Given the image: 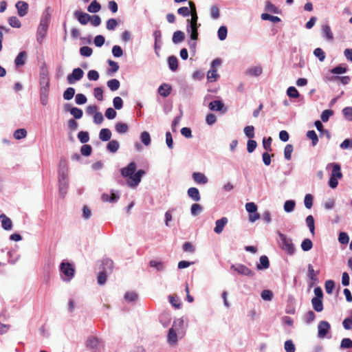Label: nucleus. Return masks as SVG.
Here are the masks:
<instances>
[{
    "instance_id": "24",
    "label": "nucleus",
    "mask_w": 352,
    "mask_h": 352,
    "mask_svg": "<svg viewBox=\"0 0 352 352\" xmlns=\"http://www.w3.org/2000/svg\"><path fill=\"white\" fill-rule=\"evenodd\" d=\"M111 137V132L109 129H102L99 133V138L104 142L109 141Z\"/></svg>"
},
{
    "instance_id": "11",
    "label": "nucleus",
    "mask_w": 352,
    "mask_h": 352,
    "mask_svg": "<svg viewBox=\"0 0 352 352\" xmlns=\"http://www.w3.org/2000/svg\"><path fill=\"white\" fill-rule=\"evenodd\" d=\"M0 219L1 221V226L6 230H10L12 228V222L11 219L8 217L5 214L0 215Z\"/></svg>"
},
{
    "instance_id": "33",
    "label": "nucleus",
    "mask_w": 352,
    "mask_h": 352,
    "mask_svg": "<svg viewBox=\"0 0 352 352\" xmlns=\"http://www.w3.org/2000/svg\"><path fill=\"white\" fill-rule=\"evenodd\" d=\"M263 20H268L273 23H278L280 21V19L276 16H272L267 13H263L261 16Z\"/></svg>"
},
{
    "instance_id": "18",
    "label": "nucleus",
    "mask_w": 352,
    "mask_h": 352,
    "mask_svg": "<svg viewBox=\"0 0 352 352\" xmlns=\"http://www.w3.org/2000/svg\"><path fill=\"white\" fill-rule=\"evenodd\" d=\"M228 223V219L226 217H222L221 219H218L216 223H215V228L214 229V231L217 233V234H220L225 225Z\"/></svg>"
},
{
    "instance_id": "8",
    "label": "nucleus",
    "mask_w": 352,
    "mask_h": 352,
    "mask_svg": "<svg viewBox=\"0 0 352 352\" xmlns=\"http://www.w3.org/2000/svg\"><path fill=\"white\" fill-rule=\"evenodd\" d=\"M18 14L20 16H24L27 14L28 10V4L23 1H19L16 3Z\"/></svg>"
},
{
    "instance_id": "56",
    "label": "nucleus",
    "mask_w": 352,
    "mask_h": 352,
    "mask_svg": "<svg viewBox=\"0 0 352 352\" xmlns=\"http://www.w3.org/2000/svg\"><path fill=\"white\" fill-rule=\"evenodd\" d=\"M293 152V146L292 144H287L284 149L285 158L289 160L292 157V153Z\"/></svg>"
},
{
    "instance_id": "6",
    "label": "nucleus",
    "mask_w": 352,
    "mask_h": 352,
    "mask_svg": "<svg viewBox=\"0 0 352 352\" xmlns=\"http://www.w3.org/2000/svg\"><path fill=\"white\" fill-rule=\"evenodd\" d=\"M84 72L80 68H75L72 73L69 74L67 80L69 84H74L76 81L80 80L83 77Z\"/></svg>"
},
{
    "instance_id": "14",
    "label": "nucleus",
    "mask_w": 352,
    "mask_h": 352,
    "mask_svg": "<svg viewBox=\"0 0 352 352\" xmlns=\"http://www.w3.org/2000/svg\"><path fill=\"white\" fill-rule=\"evenodd\" d=\"M39 83L41 87L50 86V79L47 69H42L41 72Z\"/></svg>"
},
{
    "instance_id": "46",
    "label": "nucleus",
    "mask_w": 352,
    "mask_h": 352,
    "mask_svg": "<svg viewBox=\"0 0 352 352\" xmlns=\"http://www.w3.org/2000/svg\"><path fill=\"white\" fill-rule=\"evenodd\" d=\"M124 299L129 302H135L138 299V294L134 292H127L124 294Z\"/></svg>"
},
{
    "instance_id": "9",
    "label": "nucleus",
    "mask_w": 352,
    "mask_h": 352,
    "mask_svg": "<svg viewBox=\"0 0 352 352\" xmlns=\"http://www.w3.org/2000/svg\"><path fill=\"white\" fill-rule=\"evenodd\" d=\"M74 15L82 25H86L91 19V16L89 14L78 10L74 12Z\"/></svg>"
},
{
    "instance_id": "54",
    "label": "nucleus",
    "mask_w": 352,
    "mask_h": 352,
    "mask_svg": "<svg viewBox=\"0 0 352 352\" xmlns=\"http://www.w3.org/2000/svg\"><path fill=\"white\" fill-rule=\"evenodd\" d=\"M228 30L226 26H221L218 30V37L221 41L226 38Z\"/></svg>"
},
{
    "instance_id": "20",
    "label": "nucleus",
    "mask_w": 352,
    "mask_h": 352,
    "mask_svg": "<svg viewBox=\"0 0 352 352\" xmlns=\"http://www.w3.org/2000/svg\"><path fill=\"white\" fill-rule=\"evenodd\" d=\"M172 90L170 85L166 83H164L160 86L158 89L159 94L163 97H167L170 95Z\"/></svg>"
},
{
    "instance_id": "58",
    "label": "nucleus",
    "mask_w": 352,
    "mask_h": 352,
    "mask_svg": "<svg viewBox=\"0 0 352 352\" xmlns=\"http://www.w3.org/2000/svg\"><path fill=\"white\" fill-rule=\"evenodd\" d=\"M67 182H59V192L63 197H64V196L67 193Z\"/></svg>"
},
{
    "instance_id": "25",
    "label": "nucleus",
    "mask_w": 352,
    "mask_h": 352,
    "mask_svg": "<svg viewBox=\"0 0 352 352\" xmlns=\"http://www.w3.org/2000/svg\"><path fill=\"white\" fill-rule=\"evenodd\" d=\"M185 34L183 32L177 30L173 33V42L175 44L181 43L184 41Z\"/></svg>"
},
{
    "instance_id": "2",
    "label": "nucleus",
    "mask_w": 352,
    "mask_h": 352,
    "mask_svg": "<svg viewBox=\"0 0 352 352\" xmlns=\"http://www.w3.org/2000/svg\"><path fill=\"white\" fill-rule=\"evenodd\" d=\"M50 19V14L46 11L41 19L40 24L36 32V41L40 45L43 44V40L46 36Z\"/></svg>"
},
{
    "instance_id": "37",
    "label": "nucleus",
    "mask_w": 352,
    "mask_h": 352,
    "mask_svg": "<svg viewBox=\"0 0 352 352\" xmlns=\"http://www.w3.org/2000/svg\"><path fill=\"white\" fill-rule=\"evenodd\" d=\"M316 318L315 313L310 310L307 311L304 316V321L307 324H311Z\"/></svg>"
},
{
    "instance_id": "42",
    "label": "nucleus",
    "mask_w": 352,
    "mask_h": 352,
    "mask_svg": "<svg viewBox=\"0 0 352 352\" xmlns=\"http://www.w3.org/2000/svg\"><path fill=\"white\" fill-rule=\"evenodd\" d=\"M169 302L175 308L179 309L181 307L179 299L177 296L170 295L168 296Z\"/></svg>"
},
{
    "instance_id": "62",
    "label": "nucleus",
    "mask_w": 352,
    "mask_h": 352,
    "mask_svg": "<svg viewBox=\"0 0 352 352\" xmlns=\"http://www.w3.org/2000/svg\"><path fill=\"white\" fill-rule=\"evenodd\" d=\"M92 151V148L89 144H84L81 146L80 152L82 155L89 156L91 155Z\"/></svg>"
},
{
    "instance_id": "10",
    "label": "nucleus",
    "mask_w": 352,
    "mask_h": 352,
    "mask_svg": "<svg viewBox=\"0 0 352 352\" xmlns=\"http://www.w3.org/2000/svg\"><path fill=\"white\" fill-rule=\"evenodd\" d=\"M192 179L193 180L199 184H206L208 179L206 176L200 172H195L192 173Z\"/></svg>"
},
{
    "instance_id": "61",
    "label": "nucleus",
    "mask_w": 352,
    "mask_h": 352,
    "mask_svg": "<svg viewBox=\"0 0 352 352\" xmlns=\"http://www.w3.org/2000/svg\"><path fill=\"white\" fill-rule=\"evenodd\" d=\"M314 54L318 58L320 61H323L325 59V53L320 47L314 50Z\"/></svg>"
},
{
    "instance_id": "29",
    "label": "nucleus",
    "mask_w": 352,
    "mask_h": 352,
    "mask_svg": "<svg viewBox=\"0 0 352 352\" xmlns=\"http://www.w3.org/2000/svg\"><path fill=\"white\" fill-rule=\"evenodd\" d=\"M281 249L289 255H293L295 253L294 243H281Z\"/></svg>"
},
{
    "instance_id": "13",
    "label": "nucleus",
    "mask_w": 352,
    "mask_h": 352,
    "mask_svg": "<svg viewBox=\"0 0 352 352\" xmlns=\"http://www.w3.org/2000/svg\"><path fill=\"white\" fill-rule=\"evenodd\" d=\"M328 166H332V172L331 177L341 179L342 177V173L341 172L340 165L338 164L331 163L328 164Z\"/></svg>"
},
{
    "instance_id": "7",
    "label": "nucleus",
    "mask_w": 352,
    "mask_h": 352,
    "mask_svg": "<svg viewBox=\"0 0 352 352\" xmlns=\"http://www.w3.org/2000/svg\"><path fill=\"white\" fill-rule=\"evenodd\" d=\"M100 269L109 274H111L113 269V261L109 258H103L101 261Z\"/></svg>"
},
{
    "instance_id": "26",
    "label": "nucleus",
    "mask_w": 352,
    "mask_h": 352,
    "mask_svg": "<svg viewBox=\"0 0 352 352\" xmlns=\"http://www.w3.org/2000/svg\"><path fill=\"white\" fill-rule=\"evenodd\" d=\"M27 54L25 51L21 52L15 58L14 63L16 66H22L25 64Z\"/></svg>"
},
{
    "instance_id": "1",
    "label": "nucleus",
    "mask_w": 352,
    "mask_h": 352,
    "mask_svg": "<svg viewBox=\"0 0 352 352\" xmlns=\"http://www.w3.org/2000/svg\"><path fill=\"white\" fill-rule=\"evenodd\" d=\"M136 164L132 162L126 167L120 170L121 175L124 177H128L127 184L129 187H136L141 182L142 177L145 174L144 170H139L135 173Z\"/></svg>"
},
{
    "instance_id": "17",
    "label": "nucleus",
    "mask_w": 352,
    "mask_h": 352,
    "mask_svg": "<svg viewBox=\"0 0 352 352\" xmlns=\"http://www.w3.org/2000/svg\"><path fill=\"white\" fill-rule=\"evenodd\" d=\"M188 195L195 201H199L201 199V196L199 190L195 187H191L188 190Z\"/></svg>"
},
{
    "instance_id": "43",
    "label": "nucleus",
    "mask_w": 352,
    "mask_h": 352,
    "mask_svg": "<svg viewBox=\"0 0 352 352\" xmlns=\"http://www.w3.org/2000/svg\"><path fill=\"white\" fill-rule=\"evenodd\" d=\"M75 94V89L73 87H68L63 93V98L67 100H71Z\"/></svg>"
},
{
    "instance_id": "39",
    "label": "nucleus",
    "mask_w": 352,
    "mask_h": 352,
    "mask_svg": "<svg viewBox=\"0 0 352 352\" xmlns=\"http://www.w3.org/2000/svg\"><path fill=\"white\" fill-rule=\"evenodd\" d=\"M307 137L309 139L311 140V143H312L313 146H316L318 144V138L316 133L314 130L309 131L307 133Z\"/></svg>"
},
{
    "instance_id": "49",
    "label": "nucleus",
    "mask_w": 352,
    "mask_h": 352,
    "mask_svg": "<svg viewBox=\"0 0 352 352\" xmlns=\"http://www.w3.org/2000/svg\"><path fill=\"white\" fill-rule=\"evenodd\" d=\"M322 34L324 36H325L328 40H332L333 38V35L331 32V30L330 27L327 25L323 26Z\"/></svg>"
},
{
    "instance_id": "48",
    "label": "nucleus",
    "mask_w": 352,
    "mask_h": 352,
    "mask_svg": "<svg viewBox=\"0 0 352 352\" xmlns=\"http://www.w3.org/2000/svg\"><path fill=\"white\" fill-rule=\"evenodd\" d=\"M140 139H141L142 142L145 146H148L150 144V143H151L150 134L147 131H143L141 133Z\"/></svg>"
},
{
    "instance_id": "63",
    "label": "nucleus",
    "mask_w": 352,
    "mask_h": 352,
    "mask_svg": "<svg viewBox=\"0 0 352 352\" xmlns=\"http://www.w3.org/2000/svg\"><path fill=\"white\" fill-rule=\"evenodd\" d=\"M244 133L249 138L254 137V127L253 126H247L244 128Z\"/></svg>"
},
{
    "instance_id": "22",
    "label": "nucleus",
    "mask_w": 352,
    "mask_h": 352,
    "mask_svg": "<svg viewBox=\"0 0 352 352\" xmlns=\"http://www.w3.org/2000/svg\"><path fill=\"white\" fill-rule=\"evenodd\" d=\"M149 266L155 268L158 272H162L166 268L165 263L161 261L151 260L149 262Z\"/></svg>"
},
{
    "instance_id": "30",
    "label": "nucleus",
    "mask_w": 352,
    "mask_h": 352,
    "mask_svg": "<svg viewBox=\"0 0 352 352\" xmlns=\"http://www.w3.org/2000/svg\"><path fill=\"white\" fill-rule=\"evenodd\" d=\"M109 274H108L102 270H100L98 272V276H97L98 284L100 285H104L106 283L107 277Z\"/></svg>"
},
{
    "instance_id": "32",
    "label": "nucleus",
    "mask_w": 352,
    "mask_h": 352,
    "mask_svg": "<svg viewBox=\"0 0 352 352\" xmlns=\"http://www.w3.org/2000/svg\"><path fill=\"white\" fill-rule=\"evenodd\" d=\"M120 83L117 79H111L107 82V86L111 91H116L119 89Z\"/></svg>"
},
{
    "instance_id": "34",
    "label": "nucleus",
    "mask_w": 352,
    "mask_h": 352,
    "mask_svg": "<svg viewBox=\"0 0 352 352\" xmlns=\"http://www.w3.org/2000/svg\"><path fill=\"white\" fill-rule=\"evenodd\" d=\"M16 140H21L27 136V131L25 129H19L16 130L13 134Z\"/></svg>"
},
{
    "instance_id": "3",
    "label": "nucleus",
    "mask_w": 352,
    "mask_h": 352,
    "mask_svg": "<svg viewBox=\"0 0 352 352\" xmlns=\"http://www.w3.org/2000/svg\"><path fill=\"white\" fill-rule=\"evenodd\" d=\"M59 270L62 275H63L62 278L64 281L69 282L74 278L75 268L74 266L68 261H63L60 264Z\"/></svg>"
},
{
    "instance_id": "31",
    "label": "nucleus",
    "mask_w": 352,
    "mask_h": 352,
    "mask_svg": "<svg viewBox=\"0 0 352 352\" xmlns=\"http://www.w3.org/2000/svg\"><path fill=\"white\" fill-rule=\"evenodd\" d=\"M198 26H188L187 31L190 32L191 40L196 41L198 38Z\"/></svg>"
},
{
    "instance_id": "40",
    "label": "nucleus",
    "mask_w": 352,
    "mask_h": 352,
    "mask_svg": "<svg viewBox=\"0 0 352 352\" xmlns=\"http://www.w3.org/2000/svg\"><path fill=\"white\" fill-rule=\"evenodd\" d=\"M107 148L110 152L116 153L119 148V143L116 140H111L108 143Z\"/></svg>"
},
{
    "instance_id": "50",
    "label": "nucleus",
    "mask_w": 352,
    "mask_h": 352,
    "mask_svg": "<svg viewBox=\"0 0 352 352\" xmlns=\"http://www.w3.org/2000/svg\"><path fill=\"white\" fill-rule=\"evenodd\" d=\"M78 138L82 144L87 143L89 140V133L87 131H80L78 134Z\"/></svg>"
},
{
    "instance_id": "19",
    "label": "nucleus",
    "mask_w": 352,
    "mask_h": 352,
    "mask_svg": "<svg viewBox=\"0 0 352 352\" xmlns=\"http://www.w3.org/2000/svg\"><path fill=\"white\" fill-rule=\"evenodd\" d=\"M307 268H308L307 276L309 278V279L313 282V284H314L318 281L317 275L319 274L320 271L318 270L316 272H315L311 264H309L307 266Z\"/></svg>"
},
{
    "instance_id": "4",
    "label": "nucleus",
    "mask_w": 352,
    "mask_h": 352,
    "mask_svg": "<svg viewBox=\"0 0 352 352\" xmlns=\"http://www.w3.org/2000/svg\"><path fill=\"white\" fill-rule=\"evenodd\" d=\"M230 269L236 272L239 274L246 276L248 277H253L255 275V272L251 269L248 268L243 264H232Z\"/></svg>"
},
{
    "instance_id": "51",
    "label": "nucleus",
    "mask_w": 352,
    "mask_h": 352,
    "mask_svg": "<svg viewBox=\"0 0 352 352\" xmlns=\"http://www.w3.org/2000/svg\"><path fill=\"white\" fill-rule=\"evenodd\" d=\"M295 201L293 200H287L284 204V210L287 212H292L295 207Z\"/></svg>"
},
{
    "instance_id": "60",
    "label": "nucleus",
    "mask_w": 352,
    "mask_h": 352,
    "mask_svg": "<svg viewBox=\"0 0 352 352\" xmlns=\"http://www.w3.org/2000/svg\"><path fill=\"white\" fill-rule=\"evenodd\" d=\"M190 211L193 216H197L202 211V207L198 204H193L191 206Z\"/></svg>"
},
{
    "instance_id": "28",
    "label": "nucleus",
    "mask_w": 352,
    "mask_h": 352,
    "mask_svg": "<svg viewBox=\"0 0 352 352\" xmlns=\"http://www.w3.org/2000/svg\"><path fill=\"white\" fill-rule=\"evenodd\" d=\"M169 68L175 72L178 68V60L175 56H170L168 59Z\"/></svg>"
},
{
    "instance_id": "64",
    "label": "nucleus",
    "mask_w": 352,
    "mask_h": 352,
    "mask_svg": "<svg viewBox=\"0 0 352 352\" xmlns=\"http://www.w3.org/2000/svg\"><path fill=\"white\" fill-rule=\"evenodd\" d=\"M118 25V22L115 19H110L107 21L106 27L108 30H114Z\"/></svg>"
},
{
    "instance_id": "15",
    "label": "nucleus",
    "mask_w": 352,
    "mask_h": 352,
    "mask_svg": "<svg viewBox=\"0 0 352 352\" xmlns=\"http://www.w3.org/2000/svg\"><path fill=\"white\" fill-rule=\"evenodd\" d=\"M209 108L212 111H226L224 104L220 100H214L210 102Z\"/></svg>"
},
{
    "instance_id": "16",
    "label": "nucleus",
    "mask_w": 352,
    "mask_h": 352,
    "mask_svg": "<svg viewBox=\"0 0 352 352\" xmlns=\"http://www.w3.org/2000/svg\"><path fill=\"white\" fill-rule=\"evenodd\" d=\"M167 341L170 345L175 344L177 342V335L173 327L168 330Z\"/></svg>"
},
{
    "instance_id": "35",
    "label": "nucleus",
    "mask_w": 352,
    "mask_h": 352,
    "mask_svg": "<svg viewBox=\"0 0 352 352\" xmlns=\"http://www.w3.org/2000/svg\"><path fill=\"white\" fill-rule=\"evenodd\" d=\"M273 292L270 289H264L261 293V297L263 300L270 301L273 298Z\"/></svg>"
},
{
    "instance_id": "55",
    "label": "nucleus",
    "mask_w": 352,
    "mask_h": 352,
    "mask_svg": "<svg viewBox=\"0 0 352 352\" xmlns=\"http://www.w3.org/2000/svg\"><path fill=\"white\" fill-rule=\"evenodd\" d=\"M218 77L219 75L216 69H212L208 72L207 78L210 81H215Z\"/></svg>"
},
{
    "instance_id": "5",
    "label": "nucleus",
    "mask_w": 352,
    "mask_h": 352,
    "mask_svg": "<svg viewBox=\"0 0 352 352\" xmlns=\"http://www.w3.org/2000/svg\"><path fill=\"white\" fill-rule=\"evenodd\" d=\"M331 329L330 324L325 320H322L319 322L318 326V336L320 338L327 337V333Z\"/></svg>"
},
{
    "instance_id": "53",
    "label": "nucleus",
    "mask_w": 352,
    "mask_h": 352,
    "mask_svg": "<svg viewBox=\"0 0 352 352\" xmlns=\"http://www.w3.org/2000/svg\"><path fill=\"white\" fill-rule=\"evenodd\" d=\"M70 113L76 119H80L82 116V111L77 107H72L69 109Z\"/></svg>"
},
{
    "instance_id": "44",
    "label": "nucleus",
    "mask_w": 352,
    "mask_h": 352,
    "mask_svg": "<svg viewBox=\"0 0 352 352\" xmlns=\"http://www.w3.org/2000/svg\"><path fill=\"white\" fill-rule=\"evenodd\" d=\"M287 94L292 98H298L300 96V94L295 87H289L287 90Z\"/></svg>"
},
{
    "instance_id": "41",
    "label": "nucleus",
    "mask_w": 352,
    "mask_h": 352,
    "mask_svg": "<svg viewBox=\"0 0 352 352\" xmlns=\"http://www.w3.org/2000/svg\"><path fill=\"white\" fill-rule=\"evenodd\" d=\"M128 129V126L125 123L118 122L116 124V131L118 133H125L127 132Z\"/></svg>"
},
{
    "instance_id": "21",
    "label": "nucleus",
    "mask_w": 352,
    "mask_h": 352,
    "mask_svg": "<svg viewBox=\"0 0 352 352\" xmlns=\"http://www.w3.org/2000/svg\"><path fill=\"white\" fill-rule=\"evenodd\" d=\"M311 304L314 309L317 312H321L324 309L322 299L313 298L311 299Z\"/></svg>"
},
{
    "instance_id": "47",
    "label": "nucleus",
    "mask_w": 352,
    "mask_h": 352,
    "mask_svg": "<svg viewBox=\"0 0 352 352\" xmlns=\"http://www.w3.org/2000/svg\"><path fill=\"white\" fill-rule=\"evenodd\" d=\"M8 23L12 28H19L21 26V23L19 19L16 16H11L8 19Z\"/></svg>"
},
{
    "instance_id": "57",
    "label": "nucleus",
    "mask_w": 352,
    "mask_h": 352,
    "mask_svg": "<svg viewBox=\"0 0 352 352\" xmlns=\"http://www.w3.org/2000/svg\"><path fill=\"white\" fill-rule=\"evenodd\" d=\"M347 67L342 65H338L330 70V72L336 74H341L346 72Z\"/></svg>"
},
{
    "instance_id": "38",
    "label": "nucleus",
    "mask_w": 352,
    "mask_h": 352,
    "mask_svg": "<svg viewBox=\"0 0 352 352\" xmlns=\"http://www.w3.org/2000/svg\"><path fill=\"white\" fill-rule=\"evenodd\" d=\"M325 291L328 294H331L335 288V282L333 280H327L324 283Z\"/></svg>"
},
{
    "instance_id": "12",
    "label": "nucleus",
    "mask_w": 352,
    "mask_h": 352,
    "mask_svg": "<svg viewBox=\"0 0 352 352\" xmlns=\"http://www.w3.org/2000/svg\"><path fill=\"white\" fill-rule=\"evenodd\" d=\"M270 267V261L267 256L263 255L259 258V263L256 265L258 270H263L268 269Z\"/></svg>"
},
{
    "instance_id": "52",
    "label": "nucleus",
    "mask_w": 352,
    "mask_h": 352,
    "mask_svg": "<svg viewBox=\"0 0 352 352\" xmlns=\"http://www.w3.org/2000/svg\"><path fill=\"white\" fill-rule=\"evenodd\" d=\"M342 113L344 118L349 121H352V107H346L342 109Z\"/></svg>"
},
{
    "instance_id": "27",
    "label": "nucleus",
    "mask_w": 352,
    "mask_h": 352,
    "mask_svg": "<svg viewBox=\"0 0 352 352\" xmlns=\"http://www.w3.org/2000/svg\"><path fill=\"white\" fill-rule=\"evenodd\" d=\"M100 9L101 6L96 0L92 1L87 8V10L92 13L98 12L100 10Z\"/></svg>"
},
{
    "instance_id": "36",
    "label": "nucleus",
    "mask_w": 352,
    "mask_h": 352,
    "mask_svg": "<svg viewBox=\"0 0 352 352\" xmlns=\"http://www.w3.org/2000/svg\"><path fill=\"white\" fill-rule=\"evenodd\" d=\"M340 348L341 349H349L352 348V340L348 338H343L341 340Z\"/></svg>"
},
{
    "instance_id": "59",
    "label": "nucleus",
    "mask_w": 352,
    "mask_h": 352,
    "mask_svg": "<svg viewBox=\"0 0 352 352\" xmlns=\"http://www.w3.org/2000/svg\"><path fill=\"white\" fill-rule=\"evenodd\" d=\"M93 50L88 46H83L80 49V54L83 56H90L92 54Z\"/></svg>"
},
{
    "instance_id": "45",
    "label": "nucleus",
    "mask_w": 352,
    "mask_h": 352,
    "mask_svg": "<svg viewBox=\"0 0 352 352\" xmlns=\"http://www.w3.org/2000/svg\"><path fill=\"white\" fill-rule=\"evenodd\" d=\"M284 348L286 352H295L296 347L292 340H288L285 342Z\"/></svg>"
},
{
    "instance_id": "23",
    "label": "nucleus",
    "mask_w": 352,
    "mask_h": 352,
    "mask_svg": "<svg viewBox=\"0 0 352 352\" xmlns=\"http://www.w3.org/2000/svg\"><path fill=\"white\" fill-rule=\"evenodd\" d=\"M99 344L100 341L96 337H89L87 340V346L91 349H97Z\"/></svg>"
}]
</instances>
